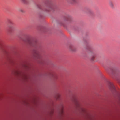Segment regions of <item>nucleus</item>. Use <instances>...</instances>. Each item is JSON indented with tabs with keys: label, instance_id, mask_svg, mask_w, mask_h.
<instances>
[{
	"label": "nucleus",
	"instance_id": "39448f33",
	"mask_svg": "<svg viewBox=\"0 0 120 120\" xmlns=\"http://www.w3.org/2000/svg\"><path fill=\"white\" fill-rule=\"evenodd\" d=\"M109 4L110 7L112 8H114V5L113 2L112 1H110L109 2Z\"/></svg>",
	"mask_w": 120,
	"mask_h": 120
},
{
	"label": "nucleus",
	"instance_id": "1a4fd4ad",
	"mask_svg": "<svg viewBox=\"0 0 120 120\" xmlns=\"http://www.w3.org/2000/svg\"><path fill=\"white\" fill-rule=\"evenodd\" d=\"M52 76L54 79H56V75H53Z\"/></svg>",
	"mask_w": 120,
	"mask_h": 120
},
{
	"label": "nucleus",
	"instance_id": "7ed1b4c3",
	"mask_svg": "<svg viewBox=\"0 0 120 120\" xmlns=\"http://www.w3.org/2000/svg\"><path fill=\"white\" fill-rule=\"evenodd\" d=\"M109 85L110 88L111 89L113 90H116L115 88L114 85L112 83L109 82Z\"/></svg>",
	"mask_w": 120,
	"mask_h": 120
},
{
	"label": "nucleus",
	"instance_id": "6e6552de",
	"mask_svg": "<svg viewBox=\"0 0 120 120\" xmlns=\"http://www.w3.org/2000/svg\"><path fill=\"white\" fill-rule=\"evenodd\" d=\"M95 56H93L91 59V60L92 61H93L94 60Z\"/></svg>",
	"mask_w": 120,
	"mask_h": 120
},
{
	"label": "nucleus",
	"instance_id": "f8f14e48",
	"mask_svg": "<svg viewBox=\"0 0 120 120\" xmlns=\"http://www.w3.org/2000/svg\"><path fill=\"white\" fill-rule=\"evenodd\" d=\"M118 82L120 83V81H118Z\"/></svg>",
	"mask_w": 120,
	"mask_h": 120
},
{
	"label": "nucleus",
	"instance_id": "20e7f679",
	"mask_svg": "<svg viewBox=\"0 0 120 120\" xmlns=\"http://www.w3.org/2000/svg\"><path fill=\"white\" fill-rule=\"evenodd\" d=\"M53 8V5H50L47 8L45 11H52Z\"/></svg>",
	"mask_w": 120,
	"mask_h": 120
},
{
	"label": "nucleus",
	"instance_id": "4468645a",
	"mask_svg": "<svg viewBox=\"0 0 120 120\" xmlns=\"http://www.w3.org/2000/svg\"><path fill=\"white\" fill-rule=\"evenodd\" d=\"M10 23H11V22H10Z\"/></svg>",
	"mask_w": 120,
	"mask_h": 120
},
{
	"label": "nucleus",
	"instance_id": "9d476101",
	"mask_svg": "<svg viewBox=\"0 0 120 120\" xmlns=\"http://www.w3.org/2000/svg\"><path fill=\"white\" fill-rule=\"evenodd\" d=\"M60 113L61 114H62L63 113V111L62 109L61 110Z\"/></svg>",
	"mask_w": 120,
	"mask_h": 120
},
{
	"label": "nucleus",
	"instance_id": "0eeeda50",
	"mask_svg": "<svg viewBox=\"0 0 120 120\" xmlns=\"http://www.w3.org/2000/svg\"><path fill=\"white\" fill-rule=\"evenodd\" d=\"M89 14H92L93 13V11L91 10L88 9L87 10V12Z\"/></svg>",
	"mask_w": 120,
	"mask_h": 120
},
{
	"label": "nucleus",
	"instance_id": "f257e3e1",
	"mask_svg": "<svg viewBox=\"0 0 120 120\" xmlns=\"http://www.w3.org/2000/svg\"><path fill=\"white\" fill-rule=\"evenodd\" d=\"M41 48L39 46H37L35 47V49L34 50V52L36 56L39 58H40L39 56V53L40 52Z\"/></svg>",
	"mask_w": 120,
	"mask_h": 120
},
{
	"label": "nucleus",
	"instance_id": "f03ea898",
	"mask_svg": "<svg viewBox=\"0 0 120 120\" xmlns=\"http://www.w3.org/2000/svg\"><path fill=\"white\" fill-rule=\"evenodd\" d=\"M69 49L72 52H75L76 50V49L75 47L72 45H70L69 46Z\"/></svg>",
	"mask_w": 120,
	"mask_h": 120
},
{
	"label": "nucleus",
	"instance_id": "9b49d317",
	"mask_svg": "<svg viewBox=\"0 0 120 120\" xmlns=\"http://www.w3.org/2000/svg\"><path fill=\"white\" fill-rule=\"evenodd\" d=\"M119 97L120 98V93H119Z\"/></svg>",
	"mask_w": 120,
	"mask_h": 120
},
{
	"label": "nucleus",
	"instance_id": "ddd939ff",
	"mask_svg": "<svg viewBox=\"0 0 120 120\" xmlns=\"http://www.w3.org/2000/svg\"><path fill=\"white\" fill-rule=\"evenodd\" d=\"M21 11L22 12H23V10H21Z\"/></svg>",
	"mask_w": 120,
	"mask_h": 120
},
{
	"label": "nucleus",
	"instance_id": "423d86ee",
	"mask_svg": "<svg viewBox=\"0 0 120 120\" xmlns=\"http://www.w3.org/2000/svg\"><path fill=\"white\" fill-rule=\"evenodd\" d=\"M77 0H69L68 2L71 4H73L77 2Z\"/></svg>",
	"mask_w": 120,
	"mask_h": 120
}]
</instances>
